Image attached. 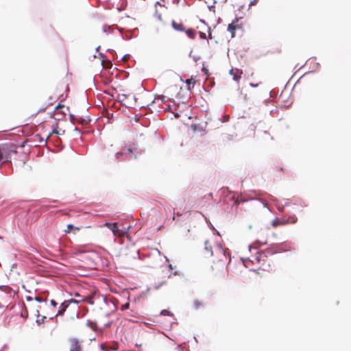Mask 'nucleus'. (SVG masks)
Segmentation results:
<instances>
[{
    "label": "nucleus",
    "mask_w": 351,
    "mask_h": 351,
    "mask_svg": "<svg viewBox=\"0 0 351 351\" xmlns=\"http://www.w3.org/2000/svg\"><path fill=\"white\" fill-rule=\"evenodd\" d=\"M52 133H57V134H58V132H56V131H53V132H52Z\"/></svg>",
    "instance_id": "34"
},
{
    "label": "nucleus",
    "mask_w": 351,
    "mask_h": 351,
    "mask_svg": "<svg viewBox=\"0 0 351 351\" xmlns=\"http://www.w3.org/2000/svg\"><path fill=\"white\" fill-rule=\"evenodd\" d=\"M185 83L187 84L188 87H187V89L189 90H191V88L195 86V84H196V81L193 78V77H191L190 79H187L185 81Z\"/></svg>",
    "instance_id": "10"
},
{
    "label": "nucleus",
    "mask_w": 351,
    "mask_h": 351,
    "mask_svg": "<svg viewBox=\"0 0 351 351\" xmlns=\"http://www.w3.org/2000/svg\"><path fill=\"white\" fill-rule=\"evenodd\" d=\"M86 325L92 329H94L96 327V324L91 321H88L86 322Z\"/></svg>",
    "instance_id": "15"
},
{
    "label": "nucleus",
    "mask_w": 351,
    "mask_h": 351,
    "mask_svg": "<svg viewBox=\"0 0 351 351\" xmlns=\"http://www.w3.org/2000/svg\"><path fill=\"white\" fill-rule=\"evenodd\" d=\"M82 228V226L80 227H75L72 224H68L66 226V228L64 230V232L65 234H70L71 232L73 231H80V230Z\"/></svg>",
    "instance_id": "8"
},
{
    "label": "nucleus",
    "mask_w": 351,
    "mask_h": 351,
    "mask_svg": "<svg viewBox=\"0 0 351 351\" xmlns=\"http://www.w3.org/2000/svg\"><path fill=\"white\" fill-rule=\"evenodd\" d=\"M80 302H85V298H82L80 300H75V299H71L63 302L59 307V309L56 313V316L62 315L65 312L66 309L69 307L70 303H74L77 304Z\"/></svg>",
    "instance_id": "3"
},
{
    "label": "nucleus",
    "mask_w": 351,
    "mask_h": 351,
    "mask_svg": "<svg viewBox=\"0 0 351 351\" xmlns=\"http://www.w3.org/2000/svg\"><path fill=\"white\" fill-rule=\"evenodd\" d=\"M141 155V151L135 143L131 144L127 149L125 157L128 160L136 159Z\"/></svg>",
    "instance_id": "2"
},
{
    "label": "nucleus",
    "mask_w": 351,
    "mask_h": 351,
    "mask_svg": "<svg viewBox=\"0 0 351 351\" xmlns=\"http://www.w3.org/2000/svg\"><path fill=\"white\" fill-rule=\"evenodd\" d=\"M173 274H174L175 276H176V275H177V272H174V273H173Z\"/></svg>",
    "instance_id": "35"
},
{
    "label": "nucleus",
    "mask_w": 351,
    "mask_h": 351,
    "mask_svg": "<svg viewBox=\"0 0 351 351\" xmlns=\"http://www.w3.org/2000/svg\"><path fill=\"white\" fill-rule=\"evenodd\" d=\"M91 300H92V299H91V298H90V301H89V303H90V304H93V302H92Z\"/></svg>",
    "instance_id": "32"
},
{
    "label": "nucleus",
    "mask_w": 351,
    "mask_h": 351,
    "mask_svg": "<svg viewBox=\"0 0 351 351\" xmlns=\"http://www.w3.org/2000/svg\"><path fill=\"white\" fill-rule=\"evenodd\" d=\"M35 300H36L37 302H43V301H46V300H43L42 298L40 297H36L35 298Z\"/></svg>",
    "instance_id": "23"
},
{
    "label": "nucleus",
    "mask_w": 351,
    "mask_h": 351,
    "mask_svg": "<svg viewBox=\"0 0 351 351\" xmlns=\"http://www.w3.org/2000/svg\"><path fill=\"white\" fill-rule=\"evenodd\" d=\"M287 222L285 221V217L276 218L271 221V226L274 228H276L280 226L287 225Z\"/></svg>",
    "instance_id": "7"
},
{
    "label": "nucleus",
    "mask_w": 351,
    "mask_h": 351,
    "mask_svg": "<svg viewBox=\"0 0 351 351\" xmlns=\"http://www.w3.org/2000/svg\"><path fill=\"white\" fill-rule=\"evenodd\" d=\"M3 154L1 148L0 147V161L3 159Z\"/></svg>",
    "instance_id": "25"
},
{
    "label": "nucleus",
    "mask_w": 351,
    "mask_h": 351,
    "mask_svg": "<svg viewBox=\"0 0 351 351\" xmlns=\"http://www.w3.org/2000/svg\"><path fill=\"white\" fill-rule=\"evenodd\" d=\"M46 319V317L43 316L42 317V318L40 319V321L39 319H37V323L38 324H40V323H44V320Z\"/></svg>",
    "instance_id": "22"
},
{
    "label": "nucleus",
    "mask_w": 351,
    "mask_h": 351,
    "mask_svg": "<svg viewBox=\"0 0 351 351\" xmlns=\"http://www.w3.org/2000/svg\"><path fill=\"white\" fill-rule=\"evenodd\" d=\"M243 27L242 23L239 21V19H236L232 21V22L228 25V30L231 33V37L234 38L235 35V31L238 29H241Z\"/></svg>",
    "instance_id": "4"
},
{
    "label": "nucleus",
    "mask_w": 351,
    "mask_h": 351,
    "mask_svg": "<svg viewBox=\"0 0 351 351\" xmlns=\"http://www.w3.org/2000/svg\"><path fill=\"white\" fill-rule=\"evenodd\" d=\"M186 34L188 36V37L190 38L191 39H194L196 36V32L193 29H188L187 30H186Z\"/></svg>",
    "instance_id": "12"
},
{
    "label": "nucleus",
    "mask_w": 351,
    "mask_h": 351,
    "mask_svg": "<svg viewBox=\"0 0 351 351\" xmlns=\"http://www.w3.org/2000/svg\"><path fill=\"white\" fill-rule=\"evenodd\" d=\"M204 250L213 257L212 262L216 265L217 270L223 269L229 261L228 249L223 248L221 244H217L213 250L209 241L206 240L204 242Z\"/></svg>",
    "instance_id": "1"
},
{
    "label": "nucleus",
    "mask_w": 351,
    "mask_h": 351,
    "mask_svg": "<svg viewBox=\"0 0 351 351\" xmlns=\"http://www.w3.org/2000/svg\"><path fill=\"white\" fill-rule=\"evenodd\" d=\"M207 29H208V32H209V38H211V34H210V27H207Z\"/></svg>",
    "instance_id": "27"
},
{
    "label": "nucleus",
    "mask_w": 351,
    "mask_h": 351,
    "mask_svg": "<svg viewBox=\"0 0 351 351\" xmlns=\"http://www.w3.org/2000/svg\"><path fill=\"white\" fill-rule=\"evenodd\" d=\"M69 351H83L82 346L77 339L70 340Z\"/></svg>",
    "instance_id": "6"
},
{
    "label": "nucleus",
    "mask_w": 351,
    "mask_h": 351,
    "mask_svg": "<svg viewBox=\"0 0 351 351\" xmlns=\"http://www.w3.org/2000/svg\"><path fill=\"white\" fill-rule=\"evenodd\" d=\"M257 2H258V0H253V1H252L250 2V6L256 5Z\"/></svg>",
    "instance_id": "24"
},
{
    "label": "nucleus",
    "mask_w": 351,
    "mask_h": 351,
    "mask_svg": "<svg viewBox=\"0 0 351 351\" xmlns=\"http://www.w3.org/2000/svg\"><path fill=\"white\" fill-rule=\"evenodd\" d=\"M160 315H164V316H170V315H172V313L168 310H162L160 312Z\"/></svg>",
    "instance_id": "14"
},
{
    "label": "nucleus",
    "mask_w": 351,
    "mask_h": 351,
    "mask_svg": "<svg viewBox=\"0 0 351 351\" xmlns=\"http://www.w3.org/2000/svg\"><path fill=\"white\" fill-rule=\"evenodd\" d=\"M50 303L51 305L53 306V307H56L58 305L57 302L54 300H51Z\"/></svg>",
    "instance_id": "21"
},
{
    "label": "nucleus",
    "mask_w": 351,
    "mask_h": 351,
    "mask_svg": "<svg viewBox=\"0 0 351 351\" xmlns=\"http://www.w3.org/2000/svg\"><path fill=\"white\" fill-rule=\"evenodd\" d=\"M123 156V153L121 152H117L114 156L117 159H119L121 157H122Z\"/></svg>",
    "instance_id": "17"
},
{
    "label": "nucleus",
    "mask_w": 351,
    "mask_h": 351,
    "mask_svg": "<svg viewBox=\"0 0 351 351\" xmlns=\"http://www.w3.org/2000/svg\"><path fill=\"white\" fill-rule=\"evenodd\" d=\"M172 27L173 29L178 31H184V27L182 23H176V21H172Z\"/></svg>",
    "instance_id": "9"
},
{
    "label": "nucleus",
    "mask_w": 351,
    "mask_h": 351,
    "mask_svg": "<svg viewBox=\"0 0 351 351\" xmlns=\"http://www.w3.org/2000/svg\"><path fill=\"white\" fill-rule=\"evenodd\" d=\"M75 296L77 297V298H79V300H80L82 298H85V301H87L88 300V298L86 297H83V296H81L80 293H75Z\"/></svg>",
    "instance_id": "18"
},
{
    "label": "nucleus",
    "mask_w": 351,
    "mask_h": 351,
    "mask_svg": "<svg viewBox=\"0 0 351 351\" xmlns=\"http://www.w3.org/2000/svg\"><path fill=\"white\" fill-rule=\"evenodd\" d=\"M193 304L195 308H198L202 305V302L199 300H195Z\"/></svg>",
    "instance_id": "16"
},
{
    "label": "nucleus",
    "mask_w": 351,
    "mask_h": 351,
    "mask_svg": "<svg viewBox=\"0 0 351 351\" xmlns=\"http://www.w3.org/2000/svg\"><path fill=\"white\" fill-rule=\"evenodd\" d=\"M169 267H170V269H172V266H171V265H169Z\"/></svg>",
    "instance_id": "33"
},
{
    "label": "nucleus",
    "mask_w": 351,
    "mask_h": 351,
    "mask_svg": "<svg viewBox=\"0 0 351 351\" xmlns=\"http://www.w3.org/2000/svg\"><path fill=\"white\" fill-rule=\"evenodd\" d=\"M233 72H234V70H233V69H232V70L230 71V74L233 75V79H234V80H236V81L239 80L241 79V71H239V70H236V74H234V73H233Z\"/></svg>",
    "instance_id": "13"
},
{
    "label": "nucleus",
    "mask_w": 351,
    "mask_h": 351,
    "mask_svg": "<svg viewBox=\"0 0 351 351\" xmlns=\"http://www.w3.org/2000/svg\"><path fill=\"white\" fill-rule=\"evenodd\" d=\"M203 71H204L206 73H207V70H206V69H203Z\"/></svg>",
    "instance_id": "31"
},
{
    "label": "nucleus",
    "mask_w": 351,
    "mask_h": 351,
    "mask_svg": "<svg viewBox=\"0 0 351 351\" xmlns=\"http://www.w3.org/2000/svg\"><path fill=\"white\" fill-rule=\"evenodd\" d=\"M130 306V303L129 302H127L125 303V304H123L121 309V310H124V309H128Z\"/></svg>",
    "instance_id": "19"
},
{
    "label": "nucleus",
    "mask_w": 351,
    "mask_h": 351,
    "mask_svg": "<svg viewBox=\"0 0 351 351\" xmlns=\"http://www.w3.org/2000/svg\"><path fill=\"white\" fill-rule=\"evenodd\" d=\"M104 226L111 230L114 236L121 237L123 234L119 230L117 223L106 222Z\"/></svg>",
    "instance_id": "5"
},
{
    "label": "nucleus",
    "mask_w": 351,
    "mask_h": 351,
    "mask_svg": "<svg viewBox=\"0 0 351 351\" xmlns=\"http://www.w3.org/2000/svg\"><path fill=\"white\" fill-rule=\"evenodd\" d=\"M250 86H252V87H256L258 85L257 84H254L253 83H250Z\"/></svg>",
    "instance_id": "28"
},
{
    "label": "nucleus",
    "mask_w": 351,
    "mask_h": 351,
    "mask_svg": "<svg viewBox=\"0 0 351 351\" xmlns=\"http://www.w3.org/2000/svg\"><path fill=\"white\" fill-rule=\"evenodd\" d=\"M199 37H200L202 39H206V33L202 32H199Z\"/></svg>",
    "instance_id": "20"
},
{
    "label": "nucleus",
    "mask_w": 351,
    "mask_h": 351,
    "mask_svg": "<svg viewBox=\"0 0 351 351\" xmlns=\"http://www.w3.org/2000/svg\"><path fill=\"white\" fill-rule=\"evenodd\" d=\"M298 221V218L295 215L289 216V217H285V221L287 222V224L289 223H295Z\"/></svg>",
    "instance_id": "11"
},
{
    "label": "nucleus",
    "mask_w": 351,
    "mask_h": 351,
    "mask_svg": "<svg viewBox=\"0 0 351 351\" xmlns=\"http://www.w3.org/2000/svg\"><path fill=\"white\" fill-rule=\"evenodd\" d=\"M157 215H158L160 217H161V215H161V213H160V212H157Z\"/></svg>",
    "instance_id": "30"
},
{
    "label": "nucleus",
    "mask_w": 351,
    "mask_h": 351,
    "mask_svg": "<svg viewBox=\"0 0 351 351\" xmlns=\"http://www.w3.org/2000/svg\"><path fill=\"white\" fill-rule=\"evenodd\" d=\"M77 251L80 253H82V252H86L87 250H77Z\"/></svg>",
    "instance_id": "29"
},
{
    "label": "nucleus",
    "mask_w": 351,
    "mask_h": 351,
    "mask_svg": "<svg viewBox=\"0 0 351 351\" xmlns=\"http://www.w3.org/2000/svg\"><path fill=\"white\" fill-rule=\"evenodd\" d=\"M26 299H27V301H31V300H32V297H30V296H27Z\"/></svg>",
    "instance_id": "26"
}]
</instances>
